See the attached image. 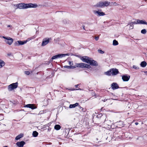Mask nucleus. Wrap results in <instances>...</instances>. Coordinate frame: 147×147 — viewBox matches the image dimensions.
<instances>
[{"label":"nucleus","mask_w":147,"mask_h":147,"mask_svg":"<svg viewBox=\"0 0 147 147\" xmlns=\"http://www.w3.org/2000/svg\"><path fill=\"white\" fill-rule=\"evenodd\" d=\"M91 67L90 65L86 64L85 68H86L88 69H90L91 68Z\"/></svg>","instance_id":"nucleus-30"},{"label":"nucleus","mask_w":147,"mask_h":147,"mask_svg":"<svg viewBox=\"0 0 147 147\" xmlns=\"http://www.w3.org/2000/svg\"><path fill=\"white\" fill-rule=\"evenodd\" d=\"M25 74L26 75H29L30 74V72L28 71H25Z\"/></svg>","instance_id":"nucleus-36"},{"label":"nucleus","mask_w":147,"mask_h":147,"mask_svg":"<svg viewBox=\"0 0 147 147\" xmlns=\"http://www.w3.org/2000/svg\"><path fill=\"white\" fill-rule=\"evenodd\" d=\"M111 87L113 90H115L120 88L116 83L114 82L111 84Z\"/></svg>","instance_id":"nucleus-10"},{"label":"nucleus","mask_w":147,"mask_h":147,"mask_svg":"<svg viewBox=\"0 0 147 147\" xmlns=\"http://www.w3.org/2000/svg\"><path fill=\"white\" fill-rule=\"evenodd\" d=\"M3 147H8V146H3Z\"/></svg>","instance_id":"nucleus-49"},{"label":"nucleus","mask_w":147,"mask_h":147,"mask_svg":"<svg viewBox=\"0 0 147 147\" xmlns=\"http://www.w3.org/2000/svg\"><path fill=\"white\" fill-rule=\"evenodd\" d=\"M131 23H132L133 24H138V23L137 22V20H136V22L135 21L134 22H131Z\"/></svg>","instance_id":"nucleus-39"},{"label":"nucleus","mask_w":147,"mask_h":147,"mask_svg":"<svg viewBox=\"0 0 147 147\" xmlns=\"http://www.w3.org/2000/svg\"><path fill=\"white\" fill-rule=\"evenodd\" d=\"M144 72L145 73H147V71H144Z\"/></svg>","instance_id":"nucleus-48"},{"label":"nucleus","mask_w":147,"mask_h":147,"mask_svg":"<svg viewBox=\"0 0 147 147\" xmlns=\"http://www.w3.org/2000/svg\"><path fill=\"white\" fill-rule=\"evenodd\" d=\"M112 74L113 75H116L119 73L118 69L116 68H113L111 69Z\"/></svg>","instance_id":"nucleus-12"},{"label":"nucleus","mask_w":147,"mask_h":147,"mask_svg":"<svg viewBox=\"0 0 147 147\" xmlns=\"http://www.w3.org/2000/svg\"><path fill=\"white\" fill-rule=\"evenodd\" d=\"M99 38V36H96L94 38L97 41L98 40Z\"/></svg>","instance_id":"nucleus-37"},{"label":"nucleus","mask_w":147,"mask_h":147,"mask_svg":"<svg viewBox=\"0 0 147 147\" xmlns=\"http://www.w3.org/2000/svg\"><path fill=\"white\" fill-rule=\"evenodd\" d=\"M79 105V103H76L75 104H71L69 105V108H72L75 107H76L78 106Z\"/></svg>","instance_id":"nucleus-16"},{"label":"nucleus","mask_w":147,"mask_h":147,"mask_svg":"<svg viewBox=\"0 0 147 147\" xmlns=\"http://www.w3.org/2000/svg\"><path fill=\"white\" fill-rule=\"evenodd\" d=\"M7 55L8 56H10L12 55V54L11 53H8L7 54Z\"/></svg>","instance_id":"nucleus-40"},{"label":"nucleus","mask_w":147,"mask_h":147,"mask_svg":"<svg viewBox=\"0 0 147 147\" xmlns=\"http://www.w3.org/2000/svg\"><path fill=\"white\" fill-rule=\"evenodd\" d=\"M7 27H11V26L10 25H8L7 26Z\"/></svg>","instance_id":"nucleus-47"},{"label":"nucleus","mask_w":147,"mask_h":147,"mask_svg":"<svg viewBox=\"0 0 147 147\" xmlns=\"http://www.w3.org/2000/svg\"><path fill=\"white\" fill-rule=\"evenodd\" d=\"M94 13L95 14L97 13L98 14V15L100 16H103L105 15L104 13L103 12H100L98 11L94 10Z\"/></svg>","instance_id":"nucleus-14"},{"label":"nucleus","mask_w":147,"mask_h":147,"mask_svg":"<svg viewBox=\"0 0 147 147\" xmlns=\"http://www.w3.org/2000/svg\"><path fill=\"white\" fill-rule=\"evenodd\" d=\"M2 38L5 39V42L9 45H11L12 44L13 41V39L12 38L9 37L3 36Z\"/></svg>","instance_id":"nucleus-4"},{"label":"nucleus","mask_w":147,"mask_h":147,"mask_svg":"<svg viewBox=\"0 0 147 147\" xmlns=\"http://www.w3.org/2000/svg\"><path fill=\"white\" fill-rule=\"evenodd\" d=\"M137 22L138 23V24H146L147 25V22L143 20H137Z\"/></svg>","instance_id":"nucleus-15"},{"label":"nucleus","mask_w":147,"mask_h":147,"mask_svg":"<svg viewBox=\"0 0 147 147\" xmlns=\"http://www.w3.org/2000/svg\"><path fill=\"white\" fill-rule=\"evenodd\" d=\"M147 32L146 30L145 29H143L141 30V33L144 34H145Z\"/></svg>","instance_id":"nucleus-28"},{"label":"nucleus","mask_w":147,"mask_h":147,"mask_svg":"<svg viewBox=\"0 0 147 147\" xmlns=\"http://www.w3.org/2000/svg\"><path fill=\"white\" fill-rule=\"evenodd\" d=\"M25 144V142L24 141L18 142L16 143V145L19 147H22Z\"/></svg>","instance_id":"nucleus-13"},{"label":"nucleus","mask_w":147,"mask_h":147,"mask_svg":"<svg viewBox=\"0 0 147 147\" xmlns=\"http://www.w3.org/2000/svg\"><path fill=\"white\" fill-rule=\"evenodd\" d=\"M64 57V54H59L53 56L50 60L49 61L50 62L52 61L53 59L61 58Z\"/></svg>","instance_id":"nucleus-5"},{"label":"nucleus","mask_w":147,"mask_h":147,"mask_svg":"<svg viewBox=\"0 0 147 147\" xmlns=\"http://www.w3.org/2000/svg\"><path fill=\"white\" fill-rule=\"evenodd\" d=\"M76 67L75 66H72L71 65L70 66H67L66 65L65 66V68H66L68 69H74Z\"/></svg>","instance_id":"nucleus-24"},{"label":"nucleus","mask_w":147,"mask_h":147,"mask_svg":"<svg viewBox=\"0 0 147 147\" xmlns=\"http://www.w3.org/2000/svg\"><path fill=\"white\" fill-rule=\"evenodd\" d=\"M113 45L114 46H116L118 45V41L115 40H113Z\"/></svg>","instance_id":"nucleus-25"},{"label":"nucleus","mask_w":147,"mask_h":147,"mask_svg":"<svg viewBox=\"0 0 147 147\" xmlns=\"http://www.w3.org/2000/svg\"><path fill=\"white\" fill-rule=\"evenodd\" d=\"M133 68L136 69H138L139 68L138 67L134 65L133 66Z\"/></svg>","instance_id":"nucleus-34"},{"label":"nucleus","mask_w":147,"mask_h":147,"mask_svg":"<svg viewBox=\"0 0 147 147\" xmlns=\"http://www.w3.org/2000/svg\"><path fill=\"white\" fill-rule=\"evenodd\" d=\"M82 28H83V29L84 30H85V26H84L83 25L82 26Z\"/></svg>","instance_id":"nucleus-41"},{"label":"nucleus","mask_w":147,"mask_h":147,"mask_svg":"<svg viewBox=\"0 0 147 147\" xmlns=\"http://www.w3.org/2000/svg\"><path fill=\"white\" fill-rule=\"evenodd\" d=\"M38 135V133L36 131H33L32 133V136L34 137H36Z\"/></svg>","instance_id":"nucleus-22"},{"label":"nucleus","mask_w":147,"mask_h":147,"mask_svg":"<svg viewBox=\"0 0 147 147\" xmlns=\"http://www.w3.org/2000/svg\"><path fill=\"white\" fill-rule=\"evenodd\" d=\"M130 76L127 74L124 75L122 76V79L124 82H127L129 79Z\"/></svg>","instance_id":"nucleus-8"},{"label":"nucleus","mask_w":147,"mask_h":147,"mask_svg":"<svg viewBox=\"0 0 147 147\" xmlns=\"http://www.w3.org/2000/svg\"><path fill=\"white\" fill-rule=\"evenodd\" d=\"M69 64L70 65H71V64H72V63H71V62L70 61H69Z\"/></svg>","instance_id":"nucleus-43"},{"label":"nucleus","mask_w":147,"mask_h":147,"mask_svg":"<svg viewBox=\"0 0 147 147\" xmlns=\"http://www.w3.org/2000/svg\"><path fill=\"white\" fill-rule=\"evenodd\" d=\"M36 107L35 106L34 104H31V105L30 106V108L32 109H36Z\"/></svg>","instance_id":"nucleus-26"},{"label":"nucleus","mask_w":147,"mask_h":147,"mask_svg":"<svg viewBox=\"0 0 147 147\" xmlns=\"http://www.w3.org/2000/svg\"><path fill=\"white\" fill-rule=\"evenodd\" d=\"M17 7L20 9H25L29 8H36L38 7V5L36 3H21L18 4Z\"/></svg>","instance_id":"nucleus-1"},{"label":"nucleus","mask_w":147,"mask_h":147,"mask_svg":"<svg viewBox=\"0 0 147 147\" xmlns=\"http://www.w3.org/2000/svg\"><path fill=\"white\" fill-rule=\"evenodd\" d=\"M97 51L98 53L100 54H103L104 53V52L101 50L98 49Z\"/></svg>","instance_id":"nucleus-31"},{"label":"nucleus","mask_w":147,"mask_h":147,"mask_svg":"<svg viewBox=\"0 0 147 147\" xmlns=\"http://www.w3.org/2000/svg\"><path fill=\"white\" fill-rule=\"evenodd\" d=\"M105 74L108 76H110L112 74V72L111 69H110L108 71L106 72H105Z\"/></svg>","instance_id":"nucleus-19"},{"label":"nucleus","mask_w":147,"mask_h":147,"mask_svg":"<svg viewBox=\"0 0 147 147\" xmlns=\"http://www.w3.org/2000/svg\"><path fill=\"white\" fill-rule=\"evenodd\" d=\"M101 119H105V121H104V122L106 121V117L105 116H103L102 115V117H101Z\"/></svg>","instance_id":"nucleus-33"},{"label":"nucleus","mask_w":147,"mask_h":147,"mask_svg":"<svg viewBox=\"0 0 147 147\" xmlns=\"http://www.w3.org/2000/svg\"><path fill=\"white\" fill-rule=\"evenodd\" d=\"M107 99H105L104 100H103V101L104 102H105L107 100Z\"/></svg>","instance_id":"nucleus-46"},{"label":"nucleus","mask_w":147,"mask_h":147,"mask_svg":"<svg viewBox=\"0 0 147 147\" xmlns=\"http://www.w3.org/2000/svg\"><path fill=\"white\" fill-rule=\"evenodd\" d=\"M69 55V54H68V53H67V54H65V56H68Z\"/></svg>","instance_id":"nucleus-44"},{"label":"nucleus","mask_w":147,"mask_h":147,"mask_svg":"<svg viewBox=\"0 0 147 147\" xmlns=\"http://www.w3.org/2000/svg\"><path fill=\"white\" fill-rule=\"evenodd\" d=\"M75 89H74L73 90H74Z\"/></svg>","instance_id":"nucleus-51"},{"label":"nucleus","mask_w":147,"mask_h":147,"mask_svg":"<svg viewBox=\"0 0 147 147\" xmlns=\"http://www.w3.org/2000/svg\"><path fill=\"white\" fill-rule=\"evenodd\" d=\"M147 63L145 61H143L141 63L140 65L141 67H145L147 65Z\"/></svg>","instance_id":"nucleus-17"},{"label":"nucleus","mask_w":147,"mask_h":147,"mask_svg":"<svg viewBox=\"0 0 147 147\" xmlns=\"http://www.w3.org/2000/svg\"><path fill=\"white\" fill-rule=\"evenodd\" d=\"M23 134H20L16 137L15 139L16 140H19L23 136Z\"/></svg>","instance_id":"nucleus-18"},{"label":"nucleus","mask_w":147,"mask_h":147,"mask_svg":"<svg viewBox=\"0 0 147 147\" xmlns=\"http://www.w3.org/2000/svg\"><path fill=\"white\" fill-rule=\"evenodd\" d=\"M78 86H79L78 84L76 85H75V87L76 88H78Z\"/></svg>","instance_id":"nucleus-42"},{"label":"nucleus","mask_w":147,"mask_h":147,"mask_svg":"<svg viewBox=\"0 0 147 147\" xmlns=\"http://www.w3.org/2000/svg\"><path fill=\"white\" fill-rule=\"evenodd\" d=\"M88 63L90 65L94 66H96L98 65L97 62L94 60H90Z\"/></svg>","instance_id":"nucleus-11"},{"label":"nucleus","mask_w":147,"mask_h":147,"mask_svg":"<svg viewBox=\"0 0 147 147\" xmlns=\"http://www.w3.org/2000/svg\"><path fill=\"white\" fill-rule=\"evenodd\" d=\"M111 6L112 5H113L115 6H118V5H119V4H117L116 2H114V3L111 2Z\"/></svg>","instance_id":"nucleus-29"},{"label":"nucleus","mask_w":147,"mask_h":147,"mask_svg":"<svg viewBox=\"0 0 147 147\" xmlns=\"http://www.w3.org/2000/svg\"><path fill=\"white\" fill-rule=\"evenodd\" d=\"M49 38H45L43 39L42 43L41 46H44L47 45L49 42Z\"/></svg>","instance_id":"nucleus-9"},{"label":"nucleus","mask_w":147,"mask_h":147,"mask_svg":"<svg viewBox=\"0 0 147 147\" xmlns=\"http://www.w3.org/2000/svg\"><path fill=\"white\" fill-rule=\"evenodd\" d=\"M78 107L79 108V110L81 111H82L83 112H84L85 111V109H84V108L81 107L80 105H78Z\"/></svg>","instance_id":"nucleus-23"},{"label":"nucleus","mask_w":147,"mask_h":147,"mask_svg":"<svg viewBox=\"0 0 147 147\" xmlns=\"http://www.w3.org/2000/svg\"><path fill=\"white\" fill-rule=\"evenodd\" d=\"M28 41V40L24 41H22L20 40L17 41L15 43V45L18 46L20 45H24V44H26L27 42Z\"/></svg>","instance_id":"nucleus-6"},{"label":"nucleus","mask_w":147,"mask_h":147,"mask_svg":"<svg viewBox=\"0 0 147 147\" xmlns=\"http://www.w3.org/2000/svg\"><path fill=\"white\" fill-rule=\"evenodd\" d=\"M80 63H77L76 65V67H80Z\"/></svg>","instance_id":"nucleus-38"},{"label":"nucleus","mask_w":147,"mask_h":147,"mask_svg":"<svg viewBox=\"0 0 147 147\" xmlns=\"http://www.w3.org/2000/svg\"><path fill=\"white\" fill-rule=\"evenodd\" d=\"M90 58L87 56H83L81 57L80 59L84 62L88 63L90 60Z\"/></svg>","instance_id":"nucleus-7"},{"label":"nucleus","mask_w":147,"mask_h":147,"mask_svg":"<svg viewBox=\"0 0 147 147\" xmlns=\"http://www.w3.org/2000/svg\"><path fill=\"white\" fill-rule=\"evenodd\" d=\"M85 64L84 63H80V67L85 68Z\"/></svg>","instance_id":"nucleus-27"},{"label":"nucleus","mask_w":147,"mask_h":147,"mask_svg":"<svg viewBox=\"0 0 147 147\" xmlns=\"http://www.w3.org/2000/svg\"><path fill=\"white\" fill-rule=\"evenodd\" d=\"M110 3V2L108 1H105L104 2L100 1L97 3L95 7H107L109 5Z\"/></svg>","instance_id":"nucleus-2"},{"label":"nucleus","mask_w":147,"mask_h":147,"mask_svg":"<svg viewBox=\"0 0 147 147\" xmlns=\"http://www.w3.org/2000/svg\"><path fill=\"white\" fill-rule=\"evenodd\" d=\"M18 85L17 82L15 83H13L8 86V89L9 91H11L16 88Z\"/></svg>","instance_id":"nucleus-3"},{"label":"nucleus","mask_w":147,"mask_h":147,"mask_svg":"<svg viewBox=\"0 0 147 147\" xmlns=\"http://www.w3.org/2000/svg\"><path fill=\"white\" fill-rule=\"evenodd\" d=\"M61 128V126L59 125H56L54 127V129L56 130H59Z\"/></svg>","instance_id":"nucleus-21"},{"label":"nucleus","mask_w":147,"mask_h":147,"mask_svg":"<svg viewBox=\"0 0 147 147\" xmlns=\"http://www.w3.org/2000/svg\"><path fill=\"white\" fill-rule=\"evenodd\" d=\"M66 130H67V131H68V130H67V129H66Z\"/></svg>","instance_id":"nucleus-50"},{"label":"nucleus","mask_w":147,"mask_h":147,"mask_svg":"<svg viewBox=\"0 0 147 147\" xmlns=\"http://www.w3.org/2000/svg\"><path fill=\"white\" fill-rule=\"evenodd\" d=\"M31 105V104H27L26 105L24 106V107H27V108H30V106Z\"/></svg>","instance_id":"nucleus-32"},{"label":"nucleus","mask_w":147,"mask_h":147,"mask_svg":"<svg viewBox=\"0 0 147 147\" xmlns=\"http://www.w3.org/2000/svg\"><path fill=\"white\" fill-rule=\"evenodd\" d=\"M129 25H130V26L131 27V29H133V27H134L133 24L131 22V23H130L129 24Z\"/></svg>","instance_id":"nucleus-35"},{"label":"nucleus","mask_w":147,"mask_h":147,"mask_svg":"<svg viewBox=\"0 0 147 147\" xmlns=\"http://www.w3.org/2000/svg\"><path fill=\"white\" fill-rule=\"evenodd\" d=\"M138 124H139V123L138 122H136L135 123V124L136 125H138Z\"/></svg>","instance_id":"nucleus-45"},{"label":"nucleus","mask_w":147,"mask_h":147,"mask_svg":"<svg viewBox=\"0 0 147 147\" xmlns=\"http://www.w3.org/2000/svg\"><path fill=\"white\" fill-rule=\"evenodd\" d=\"M5 63L2 60L0 59V68H1L4 66Z\"/></svg>","instance_id":"nucleus-20"}]
</instances>
